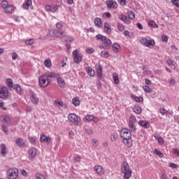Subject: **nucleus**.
I'll return each mask as SVG.
<instances>
[{"label":"nucleus","mask_w":179,"mask_h":179,"mask_svg":"<svg viewBox=\"0 0 179 179\" xmlns=\"http://www.w3.org/2000/svg\"><path fill=\"white\" fill-rule=\"evenodd\" d=\"M84 120L85 121H92L93 122L97 123L99 122V117H96L94 116H93L92 115H87L85 117H84Z\"/></svg>","instance_id":"15"},{"label":"nucleus","mask_w":179,"mask_h":179,"mask_svg":"<svg viewBox=\"0 0 179 179\" xmlns=\"http://www.w3.org/2000/svg\"><path fill=\"white\" fill-rule=\"evenodd\" d=\"M140 43L142 44V45H144V47H148V48H152V47H155V44H156L155 40L150 36L141 38L140 39Z\"/></svg>","instance_id":"2"},{"label":"nucleus","mask_w":179,"mask_h":179,"mask_svg":"<svg viewBox=\"0 0 179 179\" xmlns=\"http://www.w3.org/2000/svg\"><path fill=\"white\" fill-rule=\"evenodd\" d=\"M8 6H9V3L6 0H3L1 3V8H3V9L8 8Z\"/></svg>","instance_id":"41"},{"label":"nucleus","mask_w":179,"mask_h":179,"mask_svg":"<svg viewBox=\"0 0 179 179\" xmlns=\"http://www.w3.org/2000/svg\"><path fill=\"white\" fill-rule=\"evenodd\" d=\"M1 155L3 157L6 156V145L5 143L1 144Z\"/></svg>","instance_id":"28"},{"label":"nucleus","mask_w":179,"mask_h":179,"mask_svg":"<svg viewBox=\"0 0 179 179\" xmlns=\"http://www.w3.org/2000/svg\"><path fill=\"white\" fill-rule=\"evenodd\" d=\"M106 6L108 9H111L113 8V9H117L118 8V4L116 1H113V0H108L106 1Z\"/></svg>","instance_id":"14"},{"label":"nucleus","mask_w":179,"mask_h":179,"mask_svg":"<svg viewBox=\"0 0 179 179\" xmlns=\"http://www.w3.org/2000/svg\"><path fill=\"white\" fill-rule=\"evenodd\" d=\"M131 99H134L136 103H141V101H143V97L142 96H136L135 94H131Z\"/></svg>","instance_id":"30"},{"label":"nucleus","mask_w":179,"mask_h":179,"mask_svg":"<svg viewBox=\"0 0 179 179\" xmlns=\"http://www.w3.org/2000/svg\"><path fill=\"white\" fill-rule=\"evenodd\" d=\"M62 40H64V41H69V43H72V41H74L73 38H72L71 36L66 38V35Z\"/></svg>","instance_id":"46"},{"label":"nucleus","mask_w":179,"mask_h":179,"mask_svg":"<svg viewBox=\"0 0 179 179\" xmlns=\"http://www.w3.org/2000/svg\"><path fill=\"white\" fill-rule=\"evenodd\" d=\"M103 31L106 34H111V25L108 22H104Z\"/></svg>","instance_id":"16"},{"label":"nucleus","mask_w":179,"mask_h":179,"mask_svg":"<svg viewBox=\"0 0 179 179\" xmlns=\"http://www.w3.org/2000/svg\"><path fill=\"white\" fill-rule=\"evenodd\" d=\"M96 73L100 79L103 78V69L100 64L96 66Z\"/></svg>","instance_id":"25"},{"label":"nucleus","mask_w":179,"mask_h":179,"mask_svg":"<svg viewBox=\"0 0 179 179\" xmlns=\"http://www.w3.org/2000/svg\"><path fill=\"white\" fill-rule=\"evenodd\" d=\"M30 143H36V138L34 137H29Z\"/></svg>","instance_id":"63"},{"label":"nucleus","mask_w":179,"mask_h":179,"mask_svg":"<svg viewBox=\"0 0 179 179\" xmlns=\"http://www.w3.org/2000/svg\"><path fill=\"white\" fill-rule=\"evenodd\" d=\"M34 43V39L33 38L28 39L25 41L26 45H31V44H33Z\"/></svg>","instance_id":"49"},{"label":"nucleus","mask_w":179,"mask_h":179,"mask_svg":"<svg viewBox=\"0 0 179 179\" xmlns=\"http://www.w3.org/2000/svg\"><path fill=\"white\" fill-rule=\"evenodd\" d=\"M159 113H161V114L162 115H164V114L167 113V110H166V109H164V108H160L159 109Z\"/></svg>","instance_id":"62"},{"label":"nucleus","mask_w":179,"mask_h":179,"mask_svg":"<svg viewBox=\"0 0 179 179\" xmlns=\"http://www.w3.org/2000/svg\"><path fill=\"white\" fill-rule=\"evenodd\" d=\"M32 3H33V2L31 1V0H27L22 4L23 9H24L25 10H29V8H30V6H31Z\"/></svg>","instance_id":"24"},{"label":"nucleus","mask_w":179,"mask_h":179,"mask_svg":"<svg viewBox=\"0 0 179 179\" xmlns=\"http://www.w3.org/2000/svg\"><path fill=\"white\" fill-rule=\"evenodd\" d=\"M113 80L115 85H118V83H120V78H118V74H117V73H113Z\"/></svg>","instance_id":"32"},{"label":"nucleus","mask_w":179,"mask_h":179,"mask_svg":"<svg viewBox=\"0 0 179 179\" xmlns=\"http://www.w3.org/2000/svg\"><path fill=\"white\" fill-rule=\"evenodd\" d=\"M122 173L124 174V179H130L132 176V171L129 170V164L127 162H122Z\"/></svg>","instance_id":"3"},{"label":"nucleus","mask_w":179,"mask_h":179,"mask_svg":"<svg viewBox=\"0 0 179 179\" xmlns=\"http://www.w3.org/2000/svg\"><path fill=\"white\" fill-rule=\"evenodd\" d=\"M127 15H128L129 19H131V20L135 19V13H134V12H132V10L127 11Z\"/></svg>","instance_id":"42"},{"label":"nucleus","mask_w":179,"mask_h":179,"mask_svg":"<svg viewBox=\"0 0 179 179\" xmlns=\"http://www.w3.org/2000/svg\"><path fill=\"white\" fill-rule=\"evenodd\" d=\"M29 97L31 100V103L34 106H37L39 103L38 98L37 97V94L34 93L33 91H30Z\"/></svg>","instance_id":"12"},{"label":"nucleus","mask_w":179,"mask_h":179,"mask_svg":"<svg viewBox=\"0 0 179 179\" xmlns=\"http://www.w3.org/2000/svg\"><path fill=\"white\" fill-rule=\"evenodd\" d=\"M134 112L136 114H141V113H142V108L139 107V106H134Z\"/></svg>","instance_id":"40"},{"label":"nucleus","mask_w":179,"mask_h":179,"mask_svg":"<svg viewBox=\"0 0 179 179\" xmlns=\"http://www.w3.org/2000/svg\"><path fill=\"white\" fill-rule=\"evenodd\" d=\"M40 141L41 143H49L51 142V138L45 136V134H41L40 137Z\"/></svg>","instance_id":"22"},{"label":"nucleus","mask_w":179,"mask_h":179,"mask_svg":"<svg viewBox=\"0 0 179 179\" xmlns=\"http://www.w3.org/2000/svg\"><path fill=\"white\" fill-rule=\"evenodd\" d=\"M138 125H140V127H142V128L148 129V128L150 127V122L148 120H140L138 122Z\"/></svg>","instance_id":"18"},{"label":"nucleus","mask_w":179,"mask_h":179,"mask_svg":"<svg viewBox=\"0 0 179 179\" xmlns=\"http://www.w3.org/2000/svg\"><path fill=\"white\" fill-rule=\"evenodd\" d=\"M161 179H169V176L166 173H163L161 176Z\"/></svg>","instance_id":"64"},{"label":"nucleus","mask_w":179,"mask_h":179,"mask_svg":"<svg viewBox=\"0 0 179 179\" xmlns=\"http://www.w3.org/2000/svg\"><path fill=\"white\" fill-rule=\"evenodd\" d=\"M120 136L122 139H131L132 136V134L131 133V130L127 128H123L120 131Z\"/></svg>","instance_id":"10"},{"label":"nucleus","mask_w":179,"mask_h":179,"mask_svg":"<svg viewBox=\"0 0 179 179\" xmlns=\"http://www.w3.org/2000/svg\"><path fill=\"white\" fill-rule=\"evenodd\" d=\"M112 51L115 54H118V52H120V51H121V45H120V44H118L117 43H114L112 45Z\"/></svg>","instance_id":"17"},{"label":"nucleus","mask_w":179,"mask_h":179,"mask_svg":"<svg viewBox=\"0 0 179 179\" xmlns=\"http://www.w3.org/2000/svg\"><path fill=\"white\" fill-rule=\"evenodd\" d=\"M86 52H87L88 54H93V52H94V48H87Z\"/></svg>","instance_id":"54"},{"label":"nucleus","mask_w":179,"mask_h":179,"mask_svg":"<svg viewBox=\"0 0 179 179\" xmlns=\"http://www.w3.org/2000/svg\"><path fill=\"white\" fill-rule=\"evenodd\" d=\"M148 26L150 27H153V29H157V27H159V25H157V24H156V22L153 20L148 22Z\"/></svg>","instance_id":"38"},{"label":"nucleus","mask_w":179,"mask_h":179,"mask_svg":"<svg viewBox=\"0 0 179 179\" xmlns=\"http://www.w3.org/2000/svg\"><path fill=\"white\" fill-rule=\"evenodd\" d=\"M45 10L46 12H51L52 13H55V12L58 10V6L47 5L45 7Z\"/></svg>","instance_id":"13"},{"label":"nucleus","mask_w":179,"mask_h":179,"mask_svg":"<svg viewBox=\"0 0 179 179\" xmlns=\"http://www.w3.org/2000/svg\"><path fill=\"white\" fill-rule=\"evenodd\" d=\"M172 152L174 155H177V156H179V150L177 148H173L172 150Z\"/></svg>","instance_id":"61"},{"label":"nucleus","mask_w":179,"mask_h":179,"mask_svg":"<svg viewBox=\"0 0 179 179\" xmlns=\"http://www.w3.org/2000/svg\"><path fill=\"white\" fill-rule=\"evenodd\" d=\"M95 38L96 40L99 41V40H101V41H104L107 37L105 36H103L101 34H97L96 36H95Z\"/></svg>","instance_id":"37"},{"label":"nucleus","mask_w":179,"mask_h":179,"mask_svg":"<svg viewBox=\"0 0 179 179\" xmlns=\"http://www.w3.org/2000/svg\"><path fill=\"white\" fill-rule=\"evenodd\" d=\"M117 138H118V136L115 134H112L110 136V139L113 142H115V141H117Z\"/></svg>","instance_id":"51"},{"label":"nucleus","mask_w":179,"mask_h":179,"mask_svg":"<svg viewBox=\"0 0 179 179\" xmlns=\"http://www.w3.org/2000/svg\"><path fill=\"white\" fill-rule=\"evenodd\" d=\"M143 89L145 93H150V87L148 85H144Z\"/></svg>","instance_id":"52"},{"label":"nucleus","mask_w":179,"mask_h":179,"mask_svg":"<svg viewBox=\"0 0 179 179\" xmlns=\"http://www.w3.org/2000/svg\"><path fill=\"white\" fill-rule=\"evenodd\" d=\"M1 129L6 134V135H8V127L5 126V124L1 125Z\"/></svg>","instance_id":"53"},{"label":"nucleus","mask_w":179,"mask_h":179,"mask_svg":"<svg viewBox=\"0 0 179 179\" xmlns=\"http://www.w3.org/2000/svg\"><path fill=\"white\" fill-rule=\"evenodd\" d=\"M68 119L71 122L74 124L76 127H78L79 125V122H80V117L79 116L76 115L75 113H70L68 116Z\"/></svg>","instance_id":"9"},{"label":"nucleus","mask_w":179,"mask_h":179,"mask_svg":"<svg viewBox=\"0 0 179 179\" xmlns=\"http://www.w3.org/2000/svg\"><path fill=\"white\" fill-rule=\"evenodd\" d=\"M55 104H56V106H57L58 107H61V106H64V102H63V101H57V100H56V101H55Z\"/></svg>","instance_id":"56"},{"label":"nucleus","mask_w":179,"mask_h":179,"mask_svg":"<svg viewBox=\"0 0 179 179\" xmlns=\"http://www.w3.org/2000/svg\"><path fill=\"white\" fill-rule=\"evenodd\" d=\"M171 3L173 5H175V6H177V8H179V0H172Z\"/></svg>","instance_id":"57"},{"label":"nucleus","mask_w":179,"mask_h":179,"mask_svg":"<svg viewBox=\"0 0 179 179\" xmlns=\"http://www.w3.org/2000/svg\"><path fill=\"white\" fill-rule=\"evenodd\" d=\"M73 58L75 64H80L83 59V54L79 52L78 49L73 51Z\"/></svg>","instance_id":"7"},{"label":"nucleus","mask_w":179,"mask_h":179,"mask_svg":"<svg viewBox=\"0 0 179 179\" xmlns=\"http://www.w3.org/2000/svg\"><path fill=\"white\" fill-rule=\"evenodd\" d=\"M5 12L9 15H12V13H13L15 12V9H16V8L13 7V6H8V7H6V8H4Z\"/></svg>","instance_id":"26"},{"label":"nucleus","mask_w":179,"mask_h":179,"mask_svg":"<svg viewBox=\"0 0 179 179\" xmlns=\"http://www.w3.org/2000/svg\"><path fill=\"white\" fill-rule=\"evenodd\" d=\"M162 40L163 43H167V41H169V36H167L166 34H163L162 36Z\"/></svg>","instance_id":"50"},{"label":"nucleus","mask_w":179,"mask_h":179,"mask_svg":"<svg viewBox=\"0 0 179 179\" xmlns=\"http://www.w3.org/2000/svg\"><path fill=\"white\" fill-rule=\"evenodd\" d=\"M9 97V92H8V88L6 87H3L0 90V99L2 100H6Z\"/></svg>","instance_id":"11"},{"label":"nucleus","mask_w":179,"mask_h":179,"mask_svg":"<svg viewBox=\"0 0 179 179\" xmlns=\"http://www.w3.org/2000/svg\"><path fill=\"white\" fill-rule=\"evenodd\" d=\"M6 83L9 89H12L13 87V80L12 78H7Z\"/></svg>","instance_id":"35"},{"label":"nucleus","mask_w":179,"mask_h":179,"mask_svg":"<svg viewBox=\"0 0 179 179\" xmlns=\"http://www.w3.org/2000/svg\"><path fill=\"white\" fill-rule=\"evenodd\" d=\"M117 30H119V31H124V29H125V27L122 24L118 22L117 25Z\"/></svg>","instance_id":"43"},{"label":"nucleus","mask_w":179,"mask_h":179,"mask_svg":"<svg viewBox=\"0 0 179 179\" xmlns=\"http://www.w3.org/2000/svg\"><path fill=\"white\" fill-rule=\"evenodd\" d=\"M155 153L157 155V156H159V157H163L164 155L163 152H160V150L157 149H155Z\"/></svg>","instance_id":"47"},{"label":"nucleus","mask_w":179,"mask_h":179,"mask_svg":"<svg viewBox=\"0 0 179 179\" xmlns=\"http://www.w3.org/2000/svg\"><path fill=\"white\" fill-rule=\"evenodd\" d=\"M15 143L17 145L19 146V148H24V144L26 143V142L24 141V140L22 138H17L15 140Z\"/></svg>","instance_id":"23"},{"label":"nucleus","mask_w":179,"mask_h":179,"mask_svg":"<svg viewBox=\"0 0 179 179\" xmlns=\"http://www.w3.org/2000/svg\"><path fill=\"white\" fill-rule=\"evenodd\" d=\"M12 59L15 61V59H17V54L16 52L12 53Z\"/></svg>","instance_id":"60"},{"label":"nucleus","mask_w":179,"mask_h":179,"mask_svg":"<svg viewBox=\"0 0 179 179\" xmlns=\"http://www.w3.org/2000/svg\"><path fill=\"white\" fill-rule=\"evenodd\" d=\"M44 65L46 66V68H51V60L45 59L44 61Z\"/></svg>","instance_id":"44"},{"label":"nucleus","mask_w":179,"mask_h":179,"mask_svg":"<svg viewBox=\"0 0 179 179\" xmlns=\"http://www.w3.org/2000/svg\"><path fill=\"white\" fill-rule=\"evenodd\" d=\"M35 177L36 179H45V177H44V176L40 173H36Z\"/></svg>","instance_id":"48"},{"label":"nucleus","mask_w":179,"mask_h":179,"mask_svg":"<svg viewBox=\"0 0 179 179\" xmlns=\"http://www.w3.org/2000/svg\"><path fill=\"white\" fill-rule=\"evenodd\" d=\"M37 155V150L35 148H31L29 150V159H34Z\"/></svg>","instance_id":"20"},{"label":"nucleus","mask_w":179,"mask_h":179,"mask_svg":"<svg viewBox=\"0 0 179 179\" xmlns=\"http://www.w3.org/2000/svg\"><path fill=\"white\" fill-rule=\"evenodd\" d=\"M73 106L75 107H78V106H80V100H79V97L73 98L72 100Z\"/></svg>","instance_id":"36"},{"label":"nucleus","mask_w":179,"mask_h":179,"mask_svg":"<svg viewBox=\"0 0 179 179\" xmlns=\"http://www.w3.org/2000/svg\"><path fill=\"white\" fill-rule=\"evenodd\" d=\"M85 132L87 135H92L93 134V130L91 129H86Z\"/></svg>","instance_id":"55"},{"label":"nucleus","mask_w":179,"mask_h":179,"mask_svg":"<svg viewBox=\"0 0 179 179\" xmlns=\"http://www.w3.org/2000/svg\"><path fill=\"white\" fill-rule=\"evenodd\" d=\"M49 77L50 78H55L57 80V83L59 86V87L64 88L65 87V80L64 79L61 78V76L59 74L55 73V72H50L49 73Z\"/></svg>","instance_id":"5"},{"label":"nucleus","mask_w":179,"mask_h":179,"mask_svg":"<svg viewBox=\"0 0 179 179\" xmlns=\"http://www.w3.org/2000/svg\"><path fill=\"white\" fill-rule=\"evenodd\" d=\"M8 179H17L19 177V170L16 168H10L6 171Z\"/></svg>","instance_id":"4"},{"label":"nucleus","mask_w":179,"mask_h":179,"mask_svg":"<svg viewBox=\"0 0 179 179\" xmlns=\"http://www.w3.org/2000/svg\"><path fill=\"white\" fill-rule=\"evenodd\" d=\"M103 45H104V50H110L112 46L111 40L106 38V40L103 41Z\"/></svg>","instance_id":"19"},{"label":"nucleus","mask_w":179,"mask_h":179,"mask_svg":"<svg viewBox=\"0 0 179 179\" xmlns=\"http://www.w3.org/2000/svg\"><path fill=\"white\" fill-rule=\"evenodd\" d=\"M155 139L157 140L159 145H164V139L163 138V137H161V136H155Z\"/></svg>","instance_id":"39"},{"label":"nucleus","mask_w":179,"mask_h":179,"mask_svg":"<svg viewBox=\"0 0 179 179\" xmlns=\"http://www.w3.org/2000/svg\"><path fill=\"white\" fill-rule=\"evenodd\" d=\"M122 142L124 145H127V146H129V148L132 146V141H131V138H123Z\"/></svg>","instance_id":"34"},{"label":"nucleus","mask_w":179,"mask_h":179,"mask_svg":"<svg viewBox=\"0 0 179 179\" xmlns=\"http://www.w3.org/2000/svg\"><path fill=\"white\" fill-rule=\"evenodd\" d=\"M50 34L52 37H59L61 40L64 39V38L66 36V32H65V31L59 29H52L50 31Z\"/></svg>","instance_id":"6"},{"label":"nucleus","mask_w":179,"mask_h":179,"mask_svg":"<svg viewBox=\"0 0 179 179\" xmlns=\"http://www.w3.org/2000/svg\"><path fill=\"white\" fill-rule=\"evenodd\" d=\"M99 55L101 58H108V57H110V53L108 52V51L102 50L101 51Z\"/></svg>","instance_id":"31"},{"label":"nucleus","mask_w":179,"mask_h":179,"mask_svg":"<svg viewBox=\"0 0 179 179\" xmlns=\"http://www.w3.org/2000/svg\"><path fill=\"white\" fill-rule=\"evenodd\" d=\"M166 64L169 66H171V69H176V62L171 59L166 60Z\"/></svg>","instance_id":"27"},{"label":"nucleus","mask_w":179,"mask_h":179,"mask_svg":"<svg viewBox=\"0 0 179 179\" xmlns=\"http://www.w3.org/2000/svg\"><path fill=\"white\" fill-rule=\"evenodd\" d=\"M136 117L134 115H131L129 118L128 127L129 128L130 132H136Z\"/></svg>","instance_id":"8"},{"label":"nucleus","mask_w":179,"mask_h":179,"mask_svg":"<svg viewBox=\"0 0 179 179\" xmlns=\"http://www.w3.org/2000/svg\"><path fill=\"white\" fill-rule=\"evenodd\" d=\"M86 71L87 72V74L89 75V76H91V77L94 76V70H93L92 67L87 66L86 68Z\"/></svg>","instance_id":"33"},{"label":"nucleus","mask_w":179,"mask_h":179,"mask_svg":"<svg viewBox=\"0 0 179 179\" xmlns=\"http://www.w3.org/2000/svg\"><path fill=\"white\" fill-rule=\"evenodd\" d=\"M94 170L99 174V176H103L104 174V169L100 165H96L94 166Z\"/></svg>","instance_id":"21"},{"label":"nucleus","mask_w":179,"mask_h":179,"mask_svg":"<svg viewBox=\"0 0 179 179\" xmlns=\"http://www.w3.org/2000/svg\"><path fill=\"white\" fill-rule=\"evenodd\" d=\"M15 87L17 93L20 94V92H22V87H20V85L16 84L15 85Z\"/></svg>","instance_id":"45"},{"label":"nucleus","mask_w":179,"mask_h":179,"mask_svg":"<svg viewBox=\"0 0 179 179\" xmlns=\"http://www.w3.org/2000/svg\"><path fill=\"white\" fill-rule=\"evenodd\" d=\"M92 145L93 146H99V141H97V139H93Z\"/></svg>","instance_id":"59"},{"label":"nucleus","mask_w":179,"mask_h":179,"mask_svg":"<svg viewBox=\"0 0 179 179\" xmlns=\"http://www.w3.org/2000/svg\"><path fill=\"white\" fill-rule=\"evenodd\" d=\"M124 23H125V24H129V23H131V20L126 16V17H124Z\"/></svg>","instance_id":"58"},{"label":"nucleus","mask_w":179,"mask_h":179,"mask_svg":"<svg viewBox=\"0 0 179 179\" xmlns=\"http://www.w3.org/2000/svg\"><path fill=\"white\" fill-rule=\"evenodd\" d=\"M50 74H42L38 78V85L40 87H47L48 85L51 83V80L50 79Z\"/></svg>","instance_id":"1"},{"label":"nucleus","mask_w":179,"mask_h":179,"mask_svg":"<svg viewBox=\"0 0 179 179\" xmlns=\"http://www.w3.org/2000/svg\"><path fill=\"white\" fill-rule=\"evenodd\" d=\"M94 24L96 27H103V22H101V18L96 17L94 20Z\"/></svg>","instance_id":"29"}]
</instances>
